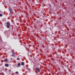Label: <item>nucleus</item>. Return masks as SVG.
Here are the masks:
<instances>
[{
  "label": "nucleus",
  "mask_w": 75,
  "mask_h": 75,
  "mask_svg": "<svg viewBox=\"0 0 75 75\" xmlns=\"http://www.w3.org/2000/svg\"><path fill=\"white\" fill-rule=\"evenodd\" d=\"M17 60H20V58H17Z\"/></svg>",
  "instance_id": "f8f14e48"
},
{
  "label": "nucleus",
  "mask_w": 75,
  "mask_h": 75,
  "mask_svg": "<svg viewBox=\"0 0 75 75\" xmlns=\"http://www.w3.org/2000/svg\"><path fill=\"white\" fill-rule=\"evenodd\" d=\"M4 61H5V62H7V61H8V59L6 58L5 59Z\"/></svg>",
  "instance_id": "39448f33"
},
{
  "label": "nucleus",
  "mask_w": 75,
  "mask_h": 75,
  "mask_svg": "<svg viewBox=\"0 0 75 75\" xmlns=\"http://www.w3.org/2000/svg\"><path fill=\"white\" fill-rule=\"evenodd\" d=\"M9 74H11L12 73V72L11 71V70H8Z\"/></svg>",
  "instance_id": "20e7f679"
},
{
  "label": "nucleus",
  "mask_w": 75,
  "mask_h": 75,
  "mask_svg": "<svg viewBox=\"0 0 75 75\" xmlns=\"http://www.w3.org/2000/svg\"><path fill=\"white\" fill-rule=\"evenodd\" d=\"M18 67H19V66H20V63H18Z\"/></svg>",
  "instance_id": "6e6552de"
},
{
  "label": "nucleus",
  "mask_w": 75,
  "mask_h": 75,
  "mask_svg": "<svg viewBox=\"0 0 75 75\" xmlns=\"http://www.w3.org/2000/svg\"><path fill=\"white\" fill-rule=\"evenodd\" d=\"M9 10L10 12V13H11L12 12V9L10 7H9Z\"/></svg>",
  "instance_id": "f03ea898"
},
{
  "label": "nucleus",
  "mask_w": 75,
  "mask_h": 75,
  "mask_svg": "<svg viewBox=\"0 0 75 75\" xmlns=\"http://www.w3.org/2000/svg\"><path fill=\"white\" fill-rule=\"evenodd\" d=\"M3 75H4V74H3Z\"/></svg>",
  "instance_id": "ddd939ff"
},
{
  "label": "nucleus",
  "mask_w": 75,
  "mask_h": 75,
  "mask_svg": "<svg viewBox=\"0 0 75 75\" xmlns=\"http://www.w3.org/2000/svg\"><path fill=\"white\" fill-rule=\"evenodd\" d=\"M16 74H18V71H16Z\"/></svg>",
  "instance_id": "1a4fd4ad"
},
{
  "label": "nucleus",
  "mask_w": 75,
  "mask_h": 75,
  "mask_svg": "<svg viewBox=\"0 0 75 75\" xmlns=\"http://www.w3.org/2000/svg\"><path fill=\"white\" fill-rule=\"evenodd\" d=\"M10 22H8L6 23V27L8 28H9L10 27Z\"/></svg>",
  "instance_id": "f257e3e1"
},
{
  "label": "nucleus",
  "mask_w": 75,
  "mask_h": 75,
  "mask_svg": "<svg viewBox=\"0 0 75 75\" xmlns=\"http://www.w3.org/2000/svg\"><path fill=\"white\" fill-rule=\"evenodd\" d=\"M5 67H8V64H5Z\"/></svg>",
  "instance_id": "423d86ee"
},
{
  "label": "nucleus",
  "mask_w": 75,
  "mask_h": 75,
  "mask_svg": "<svg viewBox=\"0 0 75 75\" xmlns=\"http://www.w3.org/2000/svg\"><path fill=\"white\" fill-rule=\"evenodd\" d=\"M2 16H3V15H2V14H0V17H2Z\"/></svg>",
  "instance_id": "9b49d317"
},
{
  "label": "nucleus",
  "mask_w": 75,
  "mask_h": 75,
  "mask_svg": "<svg viewBox=\"0 0 75 75\" xmlns=\"http://www.w3.org/2000/svg\"><path fill=\"white\" fill-rule=\"evenodd\" d=\"M36 69L38 72H40V69H38L36 67Z\"/></svg>",
  "instance_id": "7ed1b4c3"
},
{
  "label": "nucleus",
  "mask_w": 75,
  "mask_h": 75,
  "mask_svg": "<svg viewBox=\"0 0 75 75\" xmlns=\"http://www.w3.org/2000/svg\"><path fill=\"white\" fill-rule=\"evenodd\" d=\"M22 65H24V62H22L21 63Z\"/></svg>",
  "instance_id": "0eeeda50"
},
{
  "label": "nucleus",
  "mask_w": 75,
  "mask_h": 75,
  "mask_svg": "<svg viewBox=\"0 0 75 75\" xmlns=\"http://www.w3.org/2000/svg\"><path fill=\"white\" fill-rule=\"evenodd\" d=\"M13 54H12L11 55L12 57H13V56H14V53H13Z\"/></svg>",
  "instance_id": "9d476101"
}]
</instances>
